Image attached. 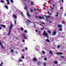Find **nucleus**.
Returning a JSON list of instances; mask_svg holds the SVG:
<instances>
[{"label":"nucleus","instance_id":"obj_1","mask_svg":"<svg viewBox=\"0 0 66 66\" xmlns=\"http://www.w3.org/2000/svg\"><path fill=\"white\" fill-rule=\"evenodd\" d=\"M13 25L12 24H11L10 26L9 32L8 34V35H10V33H11V31L12 30V28H13Z\"/></svg>","mask_w":66,"mask_h":66},{"label":"nucleus","instance_id":"obj_5","mask_svg":"<svg viewBox=\"0 0 66 66\" xmlns=\"http://www.w3.org/2000/svg\"><path fill=\"white\" fill-rule=\"evenodd\" d=\"M0 45L1 46L2 48V49H4V47H3V45H2V44L1 43V42H0Z\"/></svg>","mask_w":66,"mask_h":66},{"label":"nucleus","instance_id":"obj_39","mask_svg":"<svg viewBox=\"0 0 66 66\" xmlns=\"http://www.w3.org/2000/svg\"><path fill=\"white\" fill-rule=\"evenodd\" d=\"M22 50L23 52H24V51H25V50H24V49H22Z\"/></svg>","mask_w":66,"mask_h":66},{"label":"nucleus","instance_id":"obj_37","mask_svg":"<svg viewBox=\"0 0 66 66\" xmlns=\"http://www.w3.org/2000/svg\"><path fill=\"white\" fill-rule=\"evenodd\" d=\"M14 23L15 24H16V21H14Z\"/></svg>","mask_w":66,"mask_h":66},{"label":"nucleus","instance_id":"obj_56","mask_svg":"<svg viewBox=\"0 0 66 66\" xmlns=\"http://www.w3.org/2000/svg\"><path fill=\"white\" fill-rule=\"evenodd\" d=\"M36 18H38V17H37V16H36Z\"/></svg>","mask_w":66,"mask_h":66},{"label":"nucleus","instance_id":"obj_48","mask_svg":"<svg viewBox=\"0 0 66 66\" xmlns=\"http://www.w3.org/2000/svg\"><path fill=\"white\" fill-rule=\"evenodd\" d=\"M36 32H37V30H36Z\"/></svg>","mask_w":66,"mask_h":66},{"label":"nucleus","instance_id":"obj_11","mask_svg":"<svg viewBox=\"0 0 66 66\" xmlns=\"http://www.w3.org/2000/svg\"><path fill=\"white\" fill-rule=\"evenodd\" d=\"M27 15L29 17H30V15L29 14V11L28 12V13H27Z\"/></svg>","mask_w":66,"mask_h":66},{"label":"nucleus","instance_id":"obj_52","mask_svg":"<svg viewBox=\"0 0 66 66\" xmlns=\"http://www.w3.org/2000/svg\"><path fill=\"white\" fill-rule=\"evenodd\" d=\"M60 9H62V7H61L60 8Z\"/></svg>","mask_w":66,"mask_h":66},{"label":"nucleus","instance_id":"obj_45","mask_svg":"<svg viewBox=\"0 0 66 66\" xmlns=\"http://www.w3.org/2000/svg\"><path fill=\"white\" fill-rule=\"evenodd\" d=\"M34 10H35V11H36V10H37V9H34Z\"/></svg>","mask_w":66,"mask_h":66},{"label":"nucleus","instance_id":"obj_26","mask_svg":"<svg viewBox=\"0 0 66 66\" xmlns=\"http://www.w3.org/2000/svg\"><path fill=\"white\" fill-rule=\"evenodd\" d=\"M22 60L20 59L19 61V62H22Z\"/></svg>","mask_w":66,"mask_h":66},{"label":"nucleus","instance_id":"obj_64","mask_svg":"<svg viewBox=\"0 0 66 66\" xmlns=\"http://www.w3.org/2000/svg\"><path fill=\"white\" fill-rule=\"evenodd\" d=\"M40 25H41V26H42V24H40Z\"/></svg>","mask_w":66,"mask_h":66},{"label":"nucleus","instance_id":"obj_32","mask_svg":"<svg viewBox=\"0 0 66 66\" xmlns=\"http://www.w3.org/2000/svg\"><path fill=\"white\" fill-rule=\"evenodd\" d=\"M21 58L22 59H24V57L23 56H22Z\"/></svg>","mask_w":66,"mask_h":66},{"label":"nucleus","instance_id":"obj_17","mask_svg":"<svg viewBox=\"0 0 66 66\" xmlns=\"http://www.w3.org/2000/svg\"><path fill=\"white\" fill-rule=\"evenodd\" d=\"M60 47V45H58L57 46V48H59Z\"/></svg>","mask_w":66,"mask_h":66},{"label":"nucleus","instance_id":"obj_23","mask_svg":"<svg viewBox=\"0 0 66 66\" xmlns=\"http://www.w3.org/2000/svg\"><path fill=\"white\" fill-rule=\"evenodd\" d=\"M5 7L6 8V9H8V7H7V6L5 5Z\"/></svg>","mask_w":66,"mask_h":66},{"label":"nucleus","instance_id":"obj_20","mask_svg":"<svg viewBox=\"0 0 66 66\" xmlns=\"http://www.w3.org/2000/svg\"><path fill=\"white\" fill-rule=\"evenodd\" d=\"M46 42H49V40L48 39H46Z\"/></svg>","mask_w":66,"mask_h":66},{"label":"nucleus","instance_id":"obj_21","mask_svg":"<svg viewBox=\"0 0 66 66\" xmlns=\"http://www.w3.org/2000/svg\"><path fill=\"white\" fill-rule=\"evenodd\" d=\"M24 32H25V33H28V31L26 30H24Z\"/></svg>","mask_w":66,"mask_h":66},{"label":"nucleus","instance_id":"obj_19","mask_svg":"<svg viewBox=\"0 0 66 66\" xmlns=\"http://www.w3.org/2000/svg\"><path fill=\"white\" fill-rule=\"evenodd\" d=\"M31 5H34L33 2H31Z\"/></svg>","mask_w":66,"mask_h":66},{"label":"nucleus","instance_id":"obj_7","mask_svg":"<svg viewBox=\"0 0 66 66\" xmlns=\"http://www.w3.org/2000/svg\"><path fill=\"white\" fill-rule=\"evenodd\" d=\"M56 31H53V35H54H54H55V34H56Z\"/></svg>","mask_w":66,"mask_h":66},{"label":"nucleus","instance_id":"obj_15","mask_svg":"<svg viewBox=\"0 0 66 66\" xmlns=\"http://www.w3.org/2000/svg\"><path fill=\"white\" fill-rule=\"evenodd\" d=\"M46 18V19H48V18H47V17H48V18H50V16H45Z\"/></svg>","mask_w":66,"mask_h":66},{"label":"nucleus","instance_id":"obj_60","mask_svg":"<svg viewBox=\"0 0 66 66\" xmlns=\"http://www.w3.org/2000/svg\"><path fill=\"white\" fill-rule=\"evenodd\" d=\"M50 22H51V21H50Z\"/></svg>","mask_w":66,"mask_h":66},{"label":"nucleus","instance_id":"obj_18","mask_svg":"<svg viewBox=\"0 0 66 66\" xmlns=\"http://www.w3.org/2000/svg\"><path fill=\"white\" fill-rule=\"evenodd\" d=\"M50 53L51 54H53V53H52V52H51V51H50Z\"/></svg>","mask_w":66,"mask_h":66},{"label":"nucleus","instance_id":"obj_27","mask_svg":"<svg viewBox=\"0 0 66 66\" xmlns=\"http://www.w3.org/2000/svg\"><path fill=\"white\" fill-rule=\"evenodd\" d=\"M55 64H56L57 63V61H55Z\"/></svg>","mask_w":66,"mask_h":66},{"label":"nucleus","instance_id":"obj_4","mask_svg":"<svg viewBox=\"0 0 66 66\" xmlns=\"http://www.w3.org/2000/svg\"><path fill=\"white\" fill-rule=\"evenodd\" d=\"M26 22V24H29V23H31V22L30 21L27 20Z\"/></svg>","mask_w":66,"mask_h":66},{"label":"nucleus","instance_id":"obj_25","mask_svg":"<svg viewBox=\"0 0 66 66\" xmlns=\"http://www.w3.org/2000/svg\"><path fill=\"white\" fill-rule=\"evenodd\" d=\"M11 2L12 3H13V0H10Z\"/></svg>","mask_w":66,"mask_h":66},{"label":"nucleus","instance_id":"obj_44","mask_svg":"<svg viewBox=\"0 0 66 66\" xmlns=\"http://www.w3.org/2000/svg\"><path fill=\"white\" fill-rule=\"evenodd\" d=\"M24 9H25V10H26V9H27V7H25Z\"/></svg>","mask_w":66,"mask_h":66},{"label":"nucleus","instance_id":"obj_35","mask_svg":"<svg viewBox=\"0 0 66 66\" xmlns=\"http://www.w3.org/2000/svg\"><path fill=\"white\" fill-rule=\"evenodd\" d=\"M44 60H45V61H47V58H45L44 59Z\"/></svg>","mask_w":66,"mask_h":66},{"label":"nucleus","instance_id":"obj_2","mask_svg":"<svg viewBox=\"0 0 66 66\" xmlns=\"http://www.w3.org/2000/svg\"><path fill=\"white\" fill-rule=\"evenodd\" d=\"M43 34L44 35V36H47V38H48V36H47V35H48V34H47V33H46L45 31H44L43 33Z\"/></svg>","mask_w":66,"mask_h":66},{"label":"nucleus","instance_id":"obj_54","mask_svg":"<svg viewBox=\"0 0 66 66\" xmlns=\"http://www.w3.org/2000/svg\"><path fill=\"white\" fill-rule=\"evenodd\" d=\"M53 6L54 7V5H53Z\"/></svg>","mask_w":66,"mask_h":66},{"label":"nucleus","instance_id":"obj_57","mask_svg":"<svg viewBox=\"0 0 66 66\" xmlns=\"http://www.w3.org/2000/svg\"><path fill=\"white\" fill-rule=\"evenodd\" d=\"M49 14H50V15H51V14L50 13H49Z\"/></svg>","mask_w":66,"mask_h":66},{"label":"nucleus","instance_id":"obj_43","mask_svg":"<svg viewBox=\"0 0 66 66\" xmlns=\"http://www.w3.org/2000/svg\"><path fill=\"white\" fill-rule=\"evenodd\" d=\"M43 29H44V27H43V28H41V29H42V30H43Z\"/></svg>","mask_w":66,"mask_h":66},{"label":"nucleus","instance_id":"obj_6","mask_svg":"<svg viewBox=\"0 0 66 66\" xmlns=\"http://www.w3.org/2000/svg\"><path fill=\"white\" fill-rule=\"evenodd\" d=\"M12 15L13 18H14L15 19H16V18H17V16H16V15L13 14Z\"/></svg>","mask_w":66,"mask_h":66},{"label":"nucleus","instance_id":"obj_29","mask_svg":"<svg viewBox=\"0 0 66 66\" xmlns=\"http://www.w3.org/2000/svg\"><path fill=\"white\" fill-rule=\"evenodd\" d=\"M43 65H44V66H45V65H46V63H44L43 64Z\"/></svg>","mask_w":66,"mask_h":66},{"label":"nucleus","instance_id":"obj_40","mask_svg":"<svg viewBox=\"0 0 66 66\" xmlns=\"http://www.w3.org/2000/svg\"><path fill=\"white\" fill-rule=\"evenodd\" d=\"M30 10H31V12H33V10H32V9H30Z\"/></svg>","mask_w":66,"mask_h":66},{"label":"nucleus","instance_id":"obj_61","mask_svg":"<svg viewBox=\"0 0 66 66\" xmlns=\"http://www.w3.org/2000/svg\"><path fill=\"white\" fill-rule=\"evenodd\" d=\"M16 39H18V38H16Z\"/></svg>","mask_w":66,"mask_h":66},{"label":"nucleus","instance_id":"obj_16","mask_svg":"<svg viewBox=\"0 0 66 66\" xmlns=\"http://www.w3.org/2000/svg\"><path fill=\"white\" fill-rule=\"evenodd\" d=\"M1 26H2V27H4V28H5V27H6L5 25H1Z\"/></svg>","mask_w":66,"mask_h":66},{"label":"nucleus","instance_id":"obj_30","mask_svg":"<svg viewBox=\"0 0 66 66\" xmlns=\"http://www.w3.org/2000/svg\"><path fill=\"white\" fill-rule=\"evenodd\" d=\"M1 2L2 3H3V2H4V1H3V0L1 1Z\"/></svg>","mask_w":66,"mask_h":66},{"label":"nucleus","instance_id":"obj_42","mask_svg":"<svg viewBox=\"0 0 66 66\" xmlns=\"http://www.w3.org/2000/svg\"><path fill=\"white\" fill-rule=\"evenodd\" d=\"M62 23L63 24H64V23H65V22H62Z\"/></svg>","mask_w":66,"mask_h":66},{"label":"nucleus","instance_id":"obj_31","mask_svg":"<svg viewBox=\"0 0 66 66\" xmlns=\"http://www.w3.org/2000/svg\"><path fill=\"white\" fill-rule=\"evenodd\" d=\"M48 33H50V34H51V32L49 31H48Z\"/></svg>","mask_w":66,"mask_h":66},{"label":"nucleus","instance_id":"obj_28","mask_svg":"<svg viewBox=\"0 0 66 66\" xmlns=\"http://www.w3.org/2000/svg\"><path fill=\"white\" fill-rule=\"evenodd\" d=\"M3 64V62H2L0 64V66H2V65Z\"/></svg>","mask_w":66,"mask_h":66},{"label":"nucleus","instance_id":"obj_38","mask_svg":"<svg viewBox=\"0 0 66 66\" xmlns=\"http://www.w3.org/2000/svg\"><path fill=\"white\" fill-rule=\"evenodd\" d=\"M25 49H26V50H28V48H27V47H25Z\"/></svg>","mask_w":66,"mask_h":66},{"label":"nucleus","instance_id":"obj_36","mask_svg":"<svg viewBox=\"0 0 66 66\" xmlns=\"http://www.w3.org/2000/svg\"><path fill=\"white\" fill-rule=\"evenodd\" d=\"M21 30H22V31H23V29L22 28H21Z\"/></svg>","mask_w":66,"mask_h":66},{"label":"nucleus","instance_id":"obj_46","mask_svg":"<svg viewBox=\"0 0 66 66\" xmlns=\"http://www.w3.org/2000/svg\"><path fill=\"white\" fill-rule=\"evenodd\" d=\"M42 24H45V23L43 22H42Z\"/></svg>","mask_w":66,"mask_h":66},{"label":"nucleus","instance_id":"obj_9","mask_svg":"<svg viewBox=\"0 0 66 66\" xmlns=\"http://www.w3.org/2000/svg\"><path fill=\"white\" fill-rule=\"evenodd\" d=\"M58 27L59 28H61L62 27V26L61 25H58Z\"/></svg>","mask_w":66,"mask_h":66},{"label":"nucleus","instance_id":"obj_8","mask_svg":"<svg viewBox=\"0 0 66 66\" xmlns=\"http://www.w3.org/2000/svg\"><path fill=\"white\" fill-rule=\"evenodd\" d=\"M57 54H58L59 55H61V54H63V53L61 52H59L57 53Z\"/></svg>","mask_w":66,"mask_h":66},{"label":"nucleus","instance_id":"obj_51","mask_svg":"<svg viewBox=\"0 0 66 66\" xmlns=\"http://www.w3.org/2000/svg\"><path fill=\"white\" fill-rule=\"evenodd\" d=\"M1 29H2V28H1V27H0V30H1Z\"/></svg>","mask_w":66,"mask_h":66},{"label":"nucleus","instance_id":"obj_10","mask_svg":"<svg viewBox=\"0 0 66 66\" xmlns=\"http://www.w3.org/2000/svg\"><path fill=\"white\" fill-rule=\"evenodd\" d=\"M32 60L33 61H37V60H36V58L35 57H34L33 59Z\"/></svg>","mask_w":66,"mask_h":66},{"label":"nucleus","instance_id":"obj_14","mask_svg":"<svg viewBox=\"0 0 66 66\" xmlns=\"http://www.w3.org/2000/svg\"><path fill=\"white\" fill-rule=\"evenodd\" d=\"M21 15L22 16H23V12H21Z\"/></svg>","mask_w":66,"mask_h":66},{"label":"nucleus","instance_id":"obj_59","mask_svg":"<svg viewBox=\"0 0 66 66\" xmlns=\"http://www.w3.org/2000/svg\"><path fill=\"white\" fill-rule=\"evenodd\" d=\"M47 21H49V20H47Z\"/></svg>","mask_w":66,"mask_h":66},{"label":"nucleus","instance_id":"obj_47","mask_svg":"<svg viewBox=\"0 0 66 66\" xmlns=\"http://www.w3.org/2000/svg\"><path fill=\"white\" fill-rule=\"evenodd\" d=\"M38 32L39 33H40V31H38Z\"/></svg>","mask_w":66,"mask_h":66},{"label":"nucleus","instance_id":"obj_12","mask_svg":"<svg viewBox=\"0 0 66 66\" xmlns=\"http://www.w3.org/2000/svg\"><path fill=\"white\" fill-rule=\"evenodd\" d=\"M6 1L7 2V4H10V2L9 0H6Z\"/></svg>","mask_w":66,"mask_h":66},{"label":"nucleus","instance_id":"obj_13","mask_svg":"<svg viewBox=\"0 0 66 66\" xmlns=\"http://www.w3.org/2000/svg\"><path fill=\"white\" fill-rule=\"evenodd\" d=\"M39 19H44V17L43 16L42 17L40 16H39Z\"/></svg>","mask_w":66,"mask_h":66},{"label":"nucleus","instance_id":"obj_22","mask_svg":"<svg viewBox=\"0 0 66 66\" xmlns=\"http://www.w3.org/2000/svg\"><path fill=\"white\" fill-rule=\"evenodd\" d=\"M11 52H12V53H13V52H14V50H11Z\"/></svg>","mask_w":66,"mask_h":66},{"label":"nucleus","instance_id":"obj_41","mask_svg":"<svg viewBox=\"0 0 66 66\" xmlns=\"http://www.w3.org/2000/svg\"><path fill=\"white\" fill-rule=\"evenodd\" d=\"M51 9H52V10H53V9H54L53 8V7H52L51 8Z\"/></svg>","mask_w":66,"mask_h":66},{"label":"nucleus","instance_id":"obj_3","mask_svg":"<svg viewBox=\"0 0 66 66\" xmlns=\"http://www.w3.org/2000/svg\"><path fill=\"white\" fill-rule=\"evenodd\" d=\"M26 34H23V36L24 39H28V36H26Z\"/></svg>","mask_w":66,"mask_h":66},{"label":"nucleus","instance_id":"obj_33","mask_svg":"<svg viewBox=\"0 0 66 66\" xmlns=\"http://www.w3.org/2000/svg\"><path fill=\"white\" fill-rule=\"evenodd\" d=\"M61 58H62V59H63V58H64V56H61Z\"/></svg>","mask_w":66,"mask_h":66},{"label":"nucleus","instance_id":"obj_34","mask_svg":"<svg viewBox=\"0 0 66 66\" xmlns=\"http://www.w3.org/2000/svg\"><path fill=\"white\" fill-rule=\"evenodd\" d=\"M42 53H43V54H44V53H45V52L44 51H42Z\"/></svg>","mask_w":66,"mask_h":66},{"label":"nucleus","instance_id":"obj_62","mask_svg":"<svg viewBox=\"0 0 66 66\" xmlns=\"http://www.w3.org/2000/svg\"><path fill=\"white\" fill-rule=\"evenodd\" d=\"M24 1H26V0H24Z\"/></svg>","mask_w":66,"mask_h":66},{"label":"nucleus","instance_id":"obj_50","mask_svg":"<svg viewBox=\"0 0 66 66\" xmlns=\"http://www.w3.org/2000/svg\"><path fill=\"white\" fill-rule=\"evenodd\" d=\"M58 15H57V14H56V15H55V16H57Z\"/></svg>","mask_w":66,"mask_h":66},{"label":"nucleus","instance_id":"obj_53","mask_svg":"<svg viewBox=\"0 0 66 66\" xmlns=\"http://www.w3.org/2000/svg\"><path fill=\"white\" fill-rule=\"evenodd\" d=\"M23 42H24V40H23Z\"/></svg>","mask_w":66,"mask_h":66},{"label":"nucleus","instance_id":"obj_24","mask_svg":"<svg viewBox=\"0 0 66 66\" xmlns=\"http://www.w3.org/2000/svg\"><path fill=\"white\" fill-rule=\"evenodd\" d=\"M59 31H62V28H60L59 29Z\"/></svg>","mask_w":66,"mask_h":66},{"label":"nucleus","instance_id":"obj_58","mask_svg":"<svg viewBox=\"0 0 66 66\" xmlns=\"http://www.w3.org/2000/svg\"><path fill=\"white\" fill-rule=\"evenodd\" d=\"M57 14H58V13L57 12Z\"/></svg>","mask_w":66,"mask_h":66},{"label":"nucleus","instance_id":"obj_63","mask_svg":"<svg viewBox=\"0 0 66 66\" xmlns=\"http://www.w3.org/2000/svg\"><path fill=\"white\" fill-rule=\"evenodd\" d=\"M2 43H3V42H2Z\"/></svg>","mask_w":66,"mask_h":66},{"label":"nucleus","instance_id":"obj_49","mask_svg":"<svg viewBox=\"0 0 66 66\" xmlns=\"http://www.w3.org/2000/svg\"><path fill=\"white\" fill-rule=\"evenodd\" d=\"M61 1H62V2H63V0H61Z\"/></svg>","mask_w":66,"mask_h":66},{"label":"nucleus","instance_id":"obj_55","mask_svg":"<svg viewBox=\"0 0 66 66\" xmlns=\"http://www.w3.org/2000/svg\"><path fill=\"white\" fill-rule=\"evenodd\" d=\"M65 16H66V13L65 14Z\"/></svg>","mask_w":66,"mask_h":66}]
</instances>
